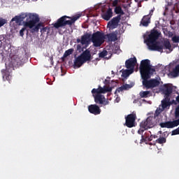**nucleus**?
I'll use <instances>...</instances> for the list:
<instances>
[{"instance_id": "1", "label": "nucleus", "mask_w": 179, "mask_h": 179, "mask_svg": "<svg viewBox=\"0 0 179 179\" xmlns=\"http://www.w3.org/2000/svg\"><path fill=\"white\" fill-rule=\"evenodd\" d=\"M139 69L143 79V85H144L146 89H153L159 86L160 81H159V80L155 78L150 79L152 75H153V72H155L156 71L155 69L152 68L150 60H142L141 62Z\"/></svg>"}, {"instance_id": "2", "label": "nucleus", "mask_w": 179, "mask_h": 179, "mask_svg": "<svg viewBox=\"0 0 179 179\" xmlns=\"http://www.w3.org/2000/svg\"><path fill=\"white\" fill-rule=\"evenodd\" d=\"M160 33L157 30H153L148 35L146 39L147 45L151 51H158L159 52H163V50H168L167 54H170L173 51L171 43L169 39H166L162 41H157Z\"/></svg>"}, {"instance_id": "3", "label": "nucleus", "mask_w": 179, "mask_h": 179, "mask_svg": "<svg viewBox=\"0 0 179 179\" xmlns=\"http://www.w3.org/2000/svg\"><path fill=\"white\" fill-rule=\"evenodd\" d=\"M25 19L26 21L24 22V25L25 27L31 29V33H38L40 28L43 27V23H38L40 22V17H38L37 14L34 13H22L12 18L11 22H15L17 24H22V22Z\"/></svg>"}, {"instance_id": "4", "label": "nucleus", "mask_w": 179, "mask_h": 179, "mask_svg": "<svg viewBox=\"0 0 179 179\" xmlns=\"http://www.w3.org/2000/svg\"><path fill=\"white\" fill-rule=\"evenodd\" d=\"M113 88L111 87H108L104 85L103 87L101 85H99L98 88H94L92 90V94L94 99V102L96 104H102L103 106H108L110 102L106 100V96L103 94H106L108 92H112Z\"/></svg>"}, {"instance_id": "5", "label": "nucleus", "mask_w": 179, "mask_h": 179, "mask_svg": "<svg viewBox=\"0 0 179 179\" xmlns=\"http://www.w3.org/2000/svg\"><path fill=\"white\" fill-rule=\"evenodd\" d=\"M81 15L78 14L72 18L71 17H68L66 15H64L59 18L57 22L53 24V26L55 29H59V27H65V26H72L73 23H75L78 19L80 17Z\"/></svg>"}, {"instance_id": "6", "label": "nucleus", "mask_w": 179, "mask_h": 179, "mask_svg": "<svg viewBox=\"0 0 179 179\" xmlns=\"http://www.w3.org/2000/svg\"><path fill=\"white\" fill-rule=\"evenodd\" d=\"M104 40H106L104 33L99 31L94 33L91 36V41H92L94 47H101V44L104 43Z\"/></svg>"}, {"instance_id": "7", "label": "nucleus", "mask_w": 179, "mask_h": 179, "mask_svg": "<svg viewBox=\"0 0 179 179\" xmlns=\"http://www.w3.org/2000/svg\"><path fill=\"white\" fill-rule=\"evenodd\" d=\"M157 120L153 116L148 117L145 120H143L140 124V128L143 129H149V128H153L157 124Z\"/></svg>"}, {"instance_id": "8", "label": "nucleus", "mask_w": 179, "mask_h": 179, "mask_svg": "<svg viewBox=\"0 0 179 179\" xmlns=\"http://www.w3.org/2000/svg\"><path fill=\"white\" fill-rule=\"evenodd\" d=\"M125 124L127 128H134L135 127V121L136 120V113H131L128 115L126 117Z\"/></svg>"}, {"instance_id": "9", "label": "nucleus", "mask_w": 179, "mask_h": 179, "mask_svg": "<svg viewBox=\"0 0 179 179\" xmlns=\"http://www.w3.org/2000/svg\"><path fill=\"white\" fill-rule=\"evenodd\" d=\"M161 91L163 94H164L165 99H169L170 96H171V93H173V85L171 84H164L161 87Z\"/></svg>"}, {"instance_id": "10", "label": "nucleus", "mask_w": 179, "mask_h": 179, "mask_svg": "<svg viewBox=\"0 0 179 179\" xmlns=\"http://www.w3.org/2000/svg\"><path fill=\"white\" fill-rule=\"evenodd\" d=\"M77 43H80L82 45H89L92 41V34L86 33L81 36V38H77Z\"/></svg>"}, {"instance_id": "11", "label": "nucleus", "mask_w": 179, "mask_h": 179, "mask_svg": "<svg viewBox=\"0 0 179 179\" xmlns=\"http://www.w3.org/2000/svg\"><path fill=\"white\" fill-rule=\"evenodd\" d=\"M178 125H179V119L173 121H168V122L159 123V127H161V128L171 129V128H175V127H178Z\"/></svg>"}, {"instance_id": "12", "label": "nucleus", "mask_w": 179, "mask_h": 179, "mask_svg": "<svg viewBox=\"0 0 179 179\" xmlns=\"http://www.w3.org/2000/svg\"><path fill=\"white\" fill-rule=\"evenodd\" d=\"M120 20L121 15H118L116 17H114L110 21L108 22V27L111 29V30L117 29V27H118V23H120Z\"/></svg>"}, {"instance_id": "13", "label": "nucleus", "mask_w": 179, "mask_h": 179, "mask_svg": "<svg viewBox=\"0 0 179 179\" xmlns=\"http://www.w3.org/2000/svg\"><path fill=\"white\" fill-rule=\"evenodd\" d=\"M23 58L17 55L13 56L11 59V65L13 68H19L23 65Z\"/></svg>"}, {"instance_id": "14", "label": "nucleus", "mask_w": 179, "mask_h": 179, "mask_svg": "<svg viewBox=\"0 0 179 179\" xmlns=\"http://www.w3.org/2000/svg\"><path fill=\"white\" fill-rule=\"evenodd\" d=\"M136 57H133L127 59L125 62V66L127 69H132L134 71V69H135V66L136 65Z\"/></svg>"}, {"instance_id": "15", "label": "nucleus", "mask_w": 179, "mask_h": 179, "mask_svg": "<svg viewBox=\"0 0 179 179\" xmlns=\"http://www.w3.org/2000/svg\"><path fill=\"white\" fill-rule=\"evenodd\" d=\"M88 111L94 115H99L101 113V109L96 104H93L88 106Z\"/></svg>"}, {"instance_id": "16", "label": "nucleus", "mask_w": 179, "mask_h": 179, "mask_svg": "<svg viewBox=\"0 0 179 179\" xmlns=\"http://www.w3.org/2000/svg\"><path fill=\"white\" fill-rule=\"evenodd\" d=\"M82 60L85 62H87V61L92 60V54H90V50H85L83 53L80 55Z\"/></svg>"}, {"instance_id": "17", "label": "nucleus", "mask_w": 179, "mask_h": 179, "mask_svg": "<svg viewBox=\"0 0 179 179\" xmlns=\"http://www.w3.org/2000/svg\"><path fill=\"white\" fill-rule=\"evenodd\" d=\"M106 39L108 38V41L109 43H113V41H117L118 40V38L117 37V33L112 32L110 34H107L105 35Z\"/></svg>"}, {"instance_id": "18", "label": "nucleus", "mask_w": 179, "mask_h": 179, "mask_svg": "<svg viewBox=\"0 0 179 179\" xmlns=\"http://www.w3.org/2000/svg\"><path fill=\"white\" fill-rule=\"evenodd\" d=\"M113 17V8H109L103 15L102 18L104 20H110Z\"/></svg>"}, {"instance_id": "19", "label": "nucleus", "mask_w": 179, "mask_h": 179, "mask_svg": "<svg viewBox=\"0 0 179 179\" xmlns=\"http://www.w3.org/2000/svg\"><path fill=\"white\" fill-rule=\"evenodd\" d=\"M150 23V15H144L141 21V24L144 27H148Z\"/></svg>"}, {"instance_id": "20", "label": "nucleus", "mask_w": 179, "mask_h": 179, "mask_svg": "<svg viewBox=\"0 0 179 179\" xmlns=\"http://www.w3.org/2000/svg\"><path fill=\"white\" fill-rule=\"evenodd\" d=\"M85 62L78 56L74 62V68H80Z\"/></svg>"}, {"instance_id": "21", "label": "nucleus", "mask_w": 179, "mask_h": 179, "mask_svg": "<svg viewBox=\"0 0 179 179\" xmlns=\"http://www.w3.org/2000/svg\"><path fill=\"white\" fill-rule=\"evenodd\" d=\"M139 96L141 99H148V97H151L152 92H150V91H141L139 93Z\"/></svg>"}, {"instance_id": "22", "label": "nucleus", "mask_w": 179, "mask_h": 179, "mask_svg": "<svg viewBox=\"0 0 179 179\" xmlns=\"http://www.w3.org/2000/svg\"><path fill=\"white\" fill-rule=\"evenodd\" d=\"M131 73H134V71H132V69L124 70L122 72V78H124V79H127V78H128L129 75H131Z\"/></svg>"}, {"instance_id": "23", "label": "nucleus", "mask_w": 179, "mask_h": 179, "mask_svg": "<svg viewBox=\"0 0 179 179\" xmlns=\"http://www.w3.org/2000/svg\"><path fill=\"white\" fill-rule=\"evenodd\" d=\"M3 78L6 79V80H9L10 79V72L8 71V69L1 71Z\"/></svg>"}, {"instance_id": "24", "label": "nucleus", "mask_w": 179, "mask_h": 179, "mask_svg": "<svg viewBox=\"0 0 179 179\" xmlns=\"http://www.w3.org/2000/svg\"><path fill=\"white\" fill-rule=\"evenodd\" d=\"M73 53V48H71L66 50L63 57H62V61H65V58H66V57H69V55H72Z\"/></svg>"}, {"instance_id": "25", "label": "nucleus", "mask_w": 179, "mask_h": 179, "mask_svg": "<svg viewBox=\"0 0 179 179\" xmlns=\"http://www.w3.org/2000/svg\"><path fill=\"white\" fill-rule=\"evenodd\" d=\"M171 76H173V78H177L179 75V64H178L175 69H173V71L171 72Z\"/></svg>"}, {"instance_id": "26", "label": "nucleus", "mask_w": 179, "mask_h": 179, "mask_svg": "<svg viewBox=\"0 0 179 179\" xmlns=\"http://www.w3.org/2000/svg\"><path fill=\"white\" fill-rule=\"evenodd\" d=\"M115 13H116V15H120V16L125 15V13H124L121 6H116L115 8Z\"/></svg>"}, {"instance_id": "27", "label": "nucleus", "mask_w": 179, "mask_h": 179, "mask_svg": "<svg viewBox=\"0 0 179 179\" xmlns=\"http://www.w3.org/2000/svg\"><path fill=\"white\" fill-rule=\"evenodd\" d=\"M163 111V110L160 109L159 108H157L154 113V116H152L154 118L157 120L159 118V115H160V113Z\"/></svg>"}, {"instance_id": "28", "label": "nucleus", "mask_w": 179, "mask_h": 179, "mask_svg": "<svg viewBox=\"0 0 179 179\" xmlns=\"http://www.w3.org/2000/svg\"><path fill=\"white\" fill-rule=\"evenodd\" d=\"M157 143H159V145H163V143H166V139L165 137H159L156 140Z\"/></svg>"}, {"instance_id": "29", "label": "nucleus", "mask_w": 179, "mask_h": 179, "mask_svg": "<svg viewBox=\"0 0 179 179\" xmlns=\"http://www.w3.org/2000/svg\"><path fill=\"white\" fill-rule=\"evenodd\" d=\"M170 106V103H169V101H162V110H164L165 108H167Z\"/></svg>"}, {"instance_id": "30", "label": "nucleus", "mask_w": 179, "mask_h": 179, "mask_svg": "<svg viewBox=\"0 0 179 179\" xmlns=\"http://www.w3.org/2000/svg\"><path fill=\"white\" fill-rule=\"evenodd\" d=\"M99 58H104V57H107V55H108V52H107V50H103L102 52H101L99 54Z\"/></svg>"}, {"instance_id": "31", "label": "nucleus", "mask_w": 179, "mask_h": 179, "mask_svg": "<svg viewBox=\"0 0 179 179\" xmlns=\"http://www.w3.org/2000/svg\"><path fill=\"white\" fill-rule=\"evenodd\" d=\"M176 94H178L176 98V100H172V104H174L175 106H177V104H179V92H177Z\"/></svg>"}, {"instance_id": "32", "label": "nucleus", "mask_w": 179, "mask_h": 179, "mask_svg": "<svg viewBox=\"0 0 179 179\" xmlns=\"http://www.w3.org/2000/svg\"><path fill=\"white\" fill-rule=\"evenodd\" d=\"M164 33L165 36H167V37H169V38H171V36H173V32H171L170 31L166 30L164 31Z\"/></svg>"}, {"instance_id": "33", "label": "nucleus", "mask_w": 179, "mask_h": 179, "mask_svg": "<svg viewBox=\"0 0 179 179\" xmlns=\"http://www.w3.org/2000/svg\"><path fill=\"white\" fill-rule=\"evenodd\" d=\"M4 24H6V20L0 18V27H2Z\"/></svg>"}, {"instance_id": "34", "label": "nucleus", "mask_w": 179, "mask_h": 179, "mask_svg": "<svg viewBox=\"0 0 179 179\" xmlns=\"http://www.w3.org/2000/svg\"><path fill=\"white\" fill-rule=\"evenodd\" d=\"M122 86L124 90H128V89H131V87H132V86H131L129 84L123 85Z\"/></svg>"}, {"instance_id": "35", "label": "nucleus", "mask_w": 179, "mask_h": 179, "mask_svg": "<svg viewBox=\"0 0 179 179\" xmlns=\"http://www.w3.org/2000/svg\"><path fill=\"white\" fill-rule=\"evenodd\" d=\"M147 129H143V128H141L138 129V134L139 135H143V132H145V131H146Z\"/></svg>"}, {"instance_id": "36", "label": "nucleus", "mask_w": 179, "mask_h": 179, "mask_svg": "<svg viewBox=\"0 0 179 179\" xmlns=\"http://www.w3.org/2000/svg\"><path fill=\"white\" fill-rule=\"evenodd\" d=\"M26 31V28H22L20 31V36L21 37H23V36H24V31Z\"/></svg>"}, {"instance_id": "37", "label": "nucleus", "mask_w": 179, "mask_h": 179, "mask_svg": "<svg viewBox=\"0 0 179 179\" xmlns=\"http://www.w3.org/2000/svg\"><path fill=\"white\" fill-rule=\"evenodd\" d=\"M124 87L123 86H121V87H118L117 89H116V90H115V93H120V92H122V91H124Z\"/></svg>"}, {"instance_id": "38", "label": "nucleus", "mask_w": 179, "mask_h": 179, "mask_svg": "<svg viewBox=\"0 0 179 179\" xmlns=\"http://www.w3.org/2000/svg\"><path fill=\"white\" fill-rule=\"evenodd\" d=\"M172 41L174 43H179V36H173L172 38Z\"/></svg>"}, {"instance_id": "39", "label": "nucleus", "mask_w": 179, "mask_h": 179, "mask_svg": "<svg viewBox=\"0 0 179 179\" xmlns=\"http://www.w3.org/2000/svg\"><path fill=\"white\" fill-rule=\"evenodd\" d=\"M167 136H169V132L164 131V132L162 134V138H166Z\"/></svg>"}, {"instance_id": "40", "label": "nucleus", "mask_w": 179, "mask_h": 179, "mask_svg": "<svg viewBox=\"0 0 179 179\" xmlns=\"http://www.w3.org/2000/svg\"><path fill=\"white\" fill-rule=\"evenodd\" d=\"M147 139L146 138L143 137V135L141 136V143H143V142H146Z\"/></svg>"}, {"instance_id": "41", "label": "nucleus", "mask_w": 179, "mask_h": 179, "mask_svg": "<svg viewBox=\"0 0 179 179\" xmlns=\"http://www.w3.org/2000/svg\"><path fill=\"white\" fill-rule=\"evenodd\" d=\"M107 79H109V80H105L103 81V83H104L105 85H108V83H110V77H108Z\"/></svg>"}, {"instance_id": "42", "label": "nucleus", "mask_w": 179, "mask_h": 179, "mask_svg": "<svg viewBox=\"0 0 179 179\" xmlns=\"http://www.w3.org/2000/svg\"><path fill=\"white\" fill-rule=\"evenodd\" d=\"M117 5H118V0H114L113 2V6H117Z\"/></svg>"}, {"instance_id": "43", "label": "nucleus", "mask_w": 179, "mask_h": 179, "mask_svg": "<svg viewBox=\"0 0 179 179\" xmlns=\"http://www.w3.org/2000/svg\"><path fill=\"white\" fill-rule=\"evenodd\" d=\"M153 12H155V9H152L150 10L148 15L150 16V17H152V15H153Z\"/></svg>"}, {"instance_id": "44", "label": "nucleus", "mask_w": 179, "mask_h": 179, "mask_svg": "<svg viewBox=\"0 0 179 179\" xmlns=\"http://www.w3.org/2000/svg\"><path fill=\"white\" fill-rule=\"evenodd\" d=\"M148 141H149V142H151V141H153V135H151V136L148 138Z\"/></svg>"}, {"instance_id": "45", "label": "nucleus", "mask_w": 179, "mask_h": 179, "mask_svg": "<svg viewBox=\"0 0 179 179\" xmlns=\"http://www.w3.org/2000/svg\"><path fill=\"white\" fill-rule=\"evenodd\" d=\"M41 31L42 33H45V31H47V29H46V28H43V29L41 30Z\"/></svg>"}, {"instance_id": "46", "label": "nucleus", "mask_w": 179, "mask_h": 179, "mask_svg": "<svg viewBox=\"0 0 179 179\" xmlns=\"http://www.w3.org/2000/svg\"><path fill=\"white\" fill-rule=\"evenodd\" d=\"M115 100H116L117 103L120 102V98L119 97H117Z\"/></svg>"}, {"instance_id": "47", "label": "nucleus", "mask_w": 179, "mask_h": 179, "mask_svg": "<svg viewBox=\"0 0 179 179\" xmlns=\"http://www.w3.org/2000/svg\"><path fill=\"white\" fill-rule=\"evenodd\" d=\"M156 138H157V136H156V135H152V138L156 139Z\"/></svg>"}, {"instance_id": "48", "label": "nucleus", "mask_w": 179, "mask_h": 179, "mask_svg": "<svg viewBox=\"0 0 179 179\" xmlns=\"http://www.w3.org/2000/svg\"><path fill=\"white\" fill-rule=\"evenodd\" d=\"M50 59L51 62H52V61H54V58L52 57H50Z\"/></svg>"}, {"instance_id": "49", "label": "nucleus", "mask_w": 179, "mask_h": 179, "mask_svg": "<svg viewBox=\"0 0 179 179\" xmlns=\"http://www.w3.org/2000/svg\"><path fill=\"white\" fill-rule=\"evenodd\" d=\"M80 47H81L80 45H77V49L79 50L80 48Z\"/></svg>"}, {"instance_id": "50", "label": "nucleus", "mask_w": 179, "mask_h": 179, "mask_svg": "<svg viewBox=\"0 0 179 179\" xmlns=\"http://www.w3.org/2000/svg\"><path fill=\"white\" fill-rule=\"evenodd\" d=\"M158 133H159L160 134H162V131H158Z\"/></svg>"}, {"instance_id": "51", "label": "nucleus", "mask_w": 179, "mask_h": 179, "mask_svg": "<svg viewBox=\"0 0 179 179\" xmlns=\"http://www.w3.org/2000/svg\"><path fill=\"white\" fill-rule=\"evenodd\" d=\"M96 60L99 61V58H96Z\"/></svg>"}, {"instance_id": "52", "label": "nucleus", "mask_w": 179, "mask_h": 179, "mask_svg": "<svg viewBox=\"0 0 179 179\" xmlns=\"http://www.w3.org/2000/svg\"><path fill=\"white\" fill-rule=\"evenodd\" d=\"M145 1H148V0H145Z\"/></svg>"}]
</instances>
